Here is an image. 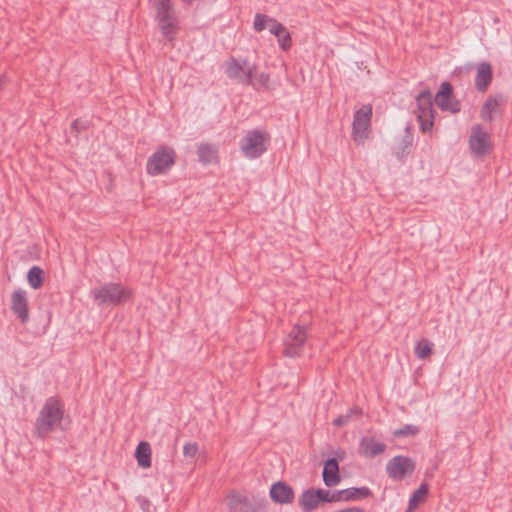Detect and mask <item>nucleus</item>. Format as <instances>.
Listing matches in <instances>:
<instances>
[{"label":"nucleus","instance_id":"nucleus-1","mask_svg":"<svg viewBox=\"0 0 512 512\" xmlns=\"http://www.w3.org/2000/svg\"><path fill=\"white\" fill-rule=\"evenodd\" d=\"M64 404L60 398L52 396L46 399L35 422V434L46 437L62 423Z\"/></svg>","mask_w":512,"mask_h":512},{"label":"nucleus","instance_id":"nucleus-2","mask_svg":"<svg viewBox=\"0 0 512 512\" xmlns=\"http://www.w3.org/2000/svg\"><path fill=\"white\" fill-rule=\"evenodd\" d=\"M91 297L98 306H118L131 298V291L118 282H108L91 290Z\"/></svg>","mask_w":512,"mask_h":512},{"label":"nucleus","instance_id":"nucleus-3","mask_svg":"<svg viewBox=\"0 0 512 512\" xmlns=\"http://www.w3.org/2000/svg\"><path fill=\"white\" fill-rule=\"evenodd\" d=\"M270 135L261 129H251L239 141V149L247 159L260 158L269 148Z\"/></svg>","mask_w":512,"mask_h":512},{"label":"nucleus","instance_id":"nucleus-4","mask_svg":"<svg viewBox=\"0 0 512 512\" xmlns=\"http://www.w3.org/2000/svg\"><path fill=\"white\" fill-rule=\"evenodd\" d=\"M416 116L423 133L431 132L434 125L435 110L433 107L432 95L429 89L421 91L416 96Z\"/></svg>","mask_w":512,"mask_h":512},{"label":"nucleus","instance_id":"nucleus-5","mask_svg":"<svg viewBox=\"0 0 512 512\" xmlns=\"http://www.w3.org/2000/svg\"><path fill=\"white\" fill-rule=\"evenodd\" d=\"M156 19L162 34L172 40L177 30V17L171 0H158L156 4Z\"/></svg>","mask_w":512,"mask_h":512},{"label":"nucleus","instance_id":"nucleus-6","mask_svg":"<svg viewBox=\"0 0 512 512\" xmlns=\"http://www.w3.org/2000/svg\"><path fill=\"white\" fill-rule=\"evenodd\" d=\"M176 153L168 146L159 147L148 159L146 170L151 176L166 173L175 163Z\"/></svg>","mask_w":512,"mask_h":512},{"label":"nucleus","instance_id":"nucleus-7","mask_svg":"<svg viewBox=\"0 0 512 512\" xmlns=\"http://www.w3.org/2000/svg\"><path fill=\"white\" fill-rule=\"evenodd\" d=\"M386 474L393 481H402L415 471V462L408 456L397 455L386 464Z\"/></svg>","mask_w":512,"mask_h":512},{"label":"nucleus","instance_id":"nucleus-8","mask_svg":"<svg viewBox=\"0 0 512 512\" xmlns=\"http://www.w3.org/2000/svg\"><path fill=\"white\" fill-rule=\"evenodd\" d=\"M372 117V106L370 104L363 105L354 114L352 123V138L357 143H363L368 138Z\"/></svg>","mask_w":512,"mask_h":512},{"label":"nucleus","instance_id":"nucleus-9","mask_svg":"<svg viewBox=\"0 0 512 512\" xmlns=\"http://www.w3.org/2000/svg\"><path fill=\"white\" fill-rule=\"evenodd\" d=\"M255 65H250L247 61H238L231 57L226 62V74L232 79L239 83L251 85L253 77L255 75Z\"/></svg>","mask_w":512,"mask_h":512},{"label":"nucleus","instance_id":"nucleus-10","mask_svg":"<svg viewBox=\"0 0 512 512\" xmlns=\"http://www.w3.org/2000/svg\"><path fill=\"white\" fill-rule=\"evenodd\" d=\"M307 339L304 326H294L284 340V354L288 357L299 356Z\"/></svg>","mask_w":512,"mask_h":512},{"label":"nucleus","instance_id":"nucleus-11","mask_svg":"<svg viewBox=\"0 0 512 512\" xmlns=\"http://www.w3.org/2000/svg\"><path fill=\"white\" fill-rule=\"evenodd\" d=\"M469 146L472 152L477 156L486 155L491 148V136L484 131L482 126L477 124L473 126L469 138Z\"/></svg>","mask_w":512,"mask_h":512},{"label":"nucleus","instance_id":"nucleus-12","mask_svg":"<svg viewBox=\"0 0 512 512\" xmlns=\"http://www.w3.org/2000/svg\"><path fill=\"white\" fill-rule=\"evenodd\" d=\"M435 103L442 111L453 114L461 110L460 102L453 98V87L449 82H443L435 95Z\"/></svg>","mask_w":512,"mask_h":512},{"label":"nucleus","instance_id":"nucleus-13","mask_svg":"<svg viewBox=\"0 0 512 512\" xmlns=\"http://www.w3.org/2000/svg\"><path fill=\"white\" fill-rule=\"evenodd\" d=\"M10 302V308L15 317L22 324L27 323L29 321V303L27 291L20 288L14 290L11 294Z\"/></svg>","mask_w":512,"mask_h":512},{"label":"nucleus","instance_id":"nucleus-14","mask_svg":"<svg viewBox=\"0 0 512 512\" xmlns=\"http://www.w3.org/2000/svg\"><path fill=\"white\" fill-rule=\"evenodd\" d=\"M493 72L489 62L483 61L477 65L475 88L479 92H486L492 82Z\"/></svg>","mask_w":512,"mask_h":512},{"label":"nucleus","instance_id":"nucleus-15","mask_svg":"<svg viewBox=\"0 0 512 512\" xmlns=\"http://www.w3.org/2000/svg\"><path fill=\"white\" fill-rule=\"evenodd\" d=\"M271 499L279 504H290L294 500L293 489L284 482H277L271 486Z\"/></svg>","mask_w":512,"mask_h":512},{"label":"nucleus","instance_id":"nucleus-16","mask_svg":"<svg viewBox=\"0 0 512 512\" xmlns=\"http://www.w3.org/2000/svg\"><path fill=\"white\" fill-rule=\"evenodd\" d=\"M359 447L360 453L366 458H374L386 450L385 443L377 441L374 437H362Z\"/></svg>","mask_w":512,"mask_h":512},{"label":"nucleus","instance_id":"nucleus-17","mask_svg":"<svg viewBox=\"0 0 512 512\" xmlns=\"http://www.w3.org/2000/svg\"><path fill=\"white\" fill-rule=\"evenodd\" d=\"M323 482L327 487H334L341 481L339 465L336 458H329L324 463L322 472Z\"/></svg>","mask_w":512,"mask_h":512},{"label":"nucleus","instance_id":"nucleus-18","mask_svg":"<svg viewBox=\"0 0 512 512\" xmlns=\"http://www.w3.org/2000/svg\"><path fill=\"white\" fill-rule=\"evenodd\" d=\"M298 504L302 509V512H312L320 506V501L316 494L315 489H306L299 496Z\"/></svg>","mask_w":512,"mask_h":512},{"label":"nucleus","instance_id":"nucleus-19","mask_svg":"<svg viewBox=\"0 0 512 512\" xmlns=\"http://www.w3.org/2000/svg\"><path fill=\"white\" fill-rule=\"evenodd\" d=\"M502 102L503 97L501 95L489 96L481 108V118L485 121L491 122L494 118L493 114Z\"/></svg>","mask_w":512,"mask_h":512},{"label":"nucleus","instance_id":"nucleus-20","mask_svg":"<svg viewBox=\"0 0 512 512\" xmlns=\"http://www.w3.org/2000/svg\"><path fill=\"white\" fill-rule=\"evenodd\" d=\"M339 491V499L340 501H355L367 498L371 495V490L364 487H351Z\"/></svg>","mask_w":512,"mask_h":512},{"label":"nucleus","instance_id":"nucleus-21","mask_svg":"<svg viewBox=\"0 0 512 512\" xmlns=\"http://www.w3.org/2000/svg\"><path fill=\"white\" fill-rule=\"evenodd\" d=\"M270 33L277 37L279 47L283 51H288L292 46V38L287 28L281 24H274L270 29Z\"/></svg>","mask_w":512,"mask_h":512},{"label":"nucleus","instance_id":"nucleus-22","mask_svg":"<svg viewBox=\"0 0 512 512\" xmlns=\"http://www.w3.org/2000/svg\"><path fill=\"white\" fill-rule=\"evenodd\" d=\"M138 465L142 468L151 466V448L148 442L142 441L138 444L135 452Z\"/></svg>","mask_w":512,"mask_h":512},{"label":"nucleus","instance_id":"nucleus-23","mask_svg":"<svg viewBox=\"0 0 512 512\" xmlns=\"http://www.w3.org/2000/svg\"><path fill=\"white\" fill-rule=\"evenodd\" d=\"M197 154L200 162L203 164H209L216 160L217 149L211 144L203 143L199 145Z\"/></svg>","mask_w":512,"mask_h":512},{"label":"nucleus","instance_id":"nucleus-24","mask_svg":"<svg viewBox=\"0 0 512 512\" xmlns=\"http://www.w3.org/2000/svg\"><path fill=\"white\" fill-rule=\"evenodd\" d=\"M278 23L279 22L272 17H269L265 14L257 13L254 17L253 27H254L255 31L261 32V31L265 30L266 28H269V30H270L271 27L274 26V24H278Z\"/></svg>","mask_w":512,"mask_h":512},{"label":"nucleus","instance_id":"nucleus-25","mask_svg":"<svg viewBox=\"0 0 512 512\" xmlns=\"http://www.w3.org/2000/svg\"><path fill=\"white\" fill-rule=\"evenodd\" d=\"M43 270L39 266H33L29 269L27 280L33 289H39L43 285Z\"/></svg>","mask_w":512,"mask_h":512},{"label":"nucleus","instance_id":"nucleus-26","mask_svg":"<svg viewBox=\"0 0 512 512\" xmlns=\"http://www.w3.org/2000/svg\"><path fill=\"white\" fill-rule=\"evenodd\" d=\"M428 493V485L426 483L421 484L418 489H416L408 502V511H413L419 504V502L425 497Z\"/></svg>","mask_w":512,"mask_h":512},{"label":"nucleus","instance_id":"nucleus-27","mask_svg":"<svg viewBox=\"0 0 512 512\" xmlns=\"http://www.w3.org/2000/svg\"><path fill=\"white\" fill-rule=\"evenodd\" d=\"M433 344L428 339H422L416 343L415 354L419 359H426L432 353Z\"/></svg>","mask_w":512,"mask_h":512},{"label":"nucleus","instance_id":"nucleus-28","mask_svg":"<svg viewBox=\"0 0 512 512\" xmlns=\"http://www.w3.org/2000/svg\"><path fill=\"white\" fill-rule=\"evenodd\" d=\"M315 491L320 503L340 502L338 490L331 492L326 489H315Z\"/></svg>","mask_w":512,"mask_h":512},{"label":"nucleus","instance_id":"nucleus-29","mask_svg":"<svg viewBox=\"0 0 512 512\" xmlns=\"http://www.w3.org/2000/svg\"><path fill=\"white\" fill-rule=\"evenodd\" d=\"M419 433V428L413 424H406L402 428L393 431V436L396 438L416 436Z\"/></svg>","mask_w":512,"mask_h":512},{"label":"nucleus","instance_id":"nucleus-30","mask_svg":"<svg viewBox=\"0 0 512 512\" xmlns=\"http://www.w3.org/2000/svg\"><path fill=\"white\" fill-rule=\"evenodd\" d=\"M360 414H361V410L360 409L352 408L346 414H343V415H340V416L336 417L333 420V425L337 426V427L345 426V425H347L350 422V420H351L353 415L359 416Z\"/></svg>","mask_w":512,"mask_h":512},{"label":"nucleus","instance_id":"nucleus-31","mask_svg":"<svg viewBox=\"0 0 512 512\" xmlns=\"http://www.w3.org/2000/svg\"><path fill=\"white\" fill-rule=\"evenodd\" d=\"M413 138L411 135H406L399 144L398 148L395 150V155L398 158H402L405 155H407L410 151V148L412 146Z\"/></svg>","mask_w":512,"mask_h":512},{"label":"nucleus","instance_id":"nucleus-32","mask_svg":"<svg viewBox=\"0 0 512 512\" xmlns=\"http://www.w3.org/2000/svg\"><path fill=\"white\" fill-rule=\"evenodd\" d=\"M198 453V445L195 442H188L183 446L185 457L194 458Z\"/></svg>","mask_w":512,"mask_h":512},{"label":"nucleus","instance_id":"nucleus-33","mask_svg":"<svg viewBox=\"0 0 512 512\" xmlns=\"http://www.w3.org/2000/svg\"><path fill=\"white\" fill-rule=\"evenodd\" d=\"M80 130V121L78 119H75L71 124V131L75 134H78Z\"/></svg>","mask_w":512,"mask_h":512},{"label":"nucleus","instance_id":"nucleus-34","mask_svg":"<svg viewBox=\"0 0 512 512\" xmlns=\"http://www.w3.org/2000/svg\"><path fill=\"white\" fill-rule=\"evenodd\" d=\"M335 512H364V510L358 507H349Z\"/></svg>","mask_w":512,"mask_h":512},{"label":"nucleus","instance_id":"nucleus-35","mask_svg":"<svg viewBox=\"0 0 512 512\" xmlns=\"http://www.w3.org/2000/svg\"><path fill=\"white\" fill-rule=\"evenodd\" d=\"M259 80L262 83H266L269 80V77L267 74L262 73L259 75Z\"/></svg>","mask_w":512,"mask_h":512},{"label":"nucleus","instance_id":"nucleus-36","mask_svg":"<svg viewBox=\"0 0 512 512\" xmlns=\"http://www.w3.org/2000/svg\"><path fill=\"white\" fill-rule=\"evenodd\" d=\"M183 3L190 5L194 2V0H181Z\"/></svg>","mask_w":512,"mask_h":512}]
</instances>
